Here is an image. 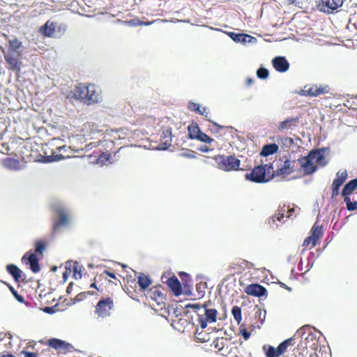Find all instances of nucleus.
I'll return each instance as SVG.
<instances>
[{"label": "nucleus", "instance_id": "f257e3e1", "mask_svg": "<svg viewBox=\"0 0 357 357\" xmlns=\"http://www.w3.org/2000/svg\"><path fill=\"white\" fill-rule=\"evenodd\" d=\"M273 169L272 164H265L256 166L250 173L245 175L246 180L254 183H264L270 181L266 178V175L270 173V170Z\"/></svg>", "mask_w": 357, "mask_h": 357}, {"label": "nucleus", "instance_id": "f03ea898", "mask_svg": "<svg viewBox=\"0 0 357 357\" xmlns=\"http://www.w3.org/2000/svg\"><path fill=\"white\" fill-rule=\"evenodd\" d=\"M56 220L53 223L52 235L53 236L59 234L62 229L67 228L70 225V214L64 208L59 207L56 211Z\"/></svg>", "mask_w": 357, "mask_h": 357}, {"label": "nucleus", "instance_id": "7ed1b4c3", "mask_svg": "<svg viewBox=\"0 0 357 357\" xmlns=\"http://www.w3.org/2000/svg\"><path fill=\"white\" fill-rule=\"evenodd\" d=\"M214 159L218 167L226 172L238 170L241 164L240 160L234 155H219L215 156Z\"/></svg>", "mask_w": 357, "mask_h": 357}, {"label": "nucleus", "instance_id": "20e7f679", "mask_svg": "<svg viewBox=\"0 0 357 357\" xmlns=\"http://www.w3.org/2000/svg\"><path fill=\"white\" fill-rule=\"evenodd\" d=\"M344 0H318L317 7L320 11L326 13H332L341 7Z\"/></svg>", "mask_w": 357, "mask_h": 357}, {"label": "nucleus", "instance_id": "39448f33", "mask_svg": "<svg viewBox=\"0 0 357 357\" xmlns=\"http://www.w3.org/2000/svg\"><path fill=\"white\" fill-rule=\"evenodd\" d=\"M22 263H25L29 266L31 271L37 273L40 271V266L39 264V259L37 257L36 253L31 250L26 252L21 259Z\"/></svg>", "mask_w": 357, "mask_h": 357}, {"label": "nucleus", "instance_id": "423d86ee", "mask_svg": "<svg viewBox=\"0 0 357 357\" xmlns=\"http://www.w3.org/2000/svg\"><path fill=\"white\" fill-rule=\"evenodd\" d=\"M113 307V301L110 298L100 300L96 305V313L102 317L109 315V311Z\"/></svg>", "mask_w": 357, "mask_h": 357}, {"label": "nucleus", "instance_id": "0eeeda50", "mask_svg": "<svg viewBox=\"0 0 357 357\" xmlns=\"http://www.w3.org/2000/svg\"><path fill=\"white\" fill-rule=\"evenodd\" d=\"M227 35L236 43H239L243 45L245 44H255L257 43V38L246 34L238 33L234 32H228Z\"/></svg>", "mask_w": 357, "mask_h": 357}, {"label": "nucleus", "instance_id": "6e6552de", "mask_svg": "<svg viewBox=\"0 0 357 357\" xmlns=\"http://www.w3.org/2000/svg\"><path fill=\"white\" fill-rule=\"evenodd\" d=\"M21 55V53L14 52L8 51L7 53L4 54V58L6 62L10 66L11 68L13 70L19 71L20 70L22 63L19 61V56Z\"/></svg>", "mask_w": 357, "mask_h": 357}, {"label": "nucleus", "instance_id": "1a4fd4ad", "mask_svg": "<svg viewBox=\"0 0 357 357\" xmlns=\"http://www.w3.org/2000/svg\"><path fill=\"white\" fill-rule=\"evenodd\" d=\"M172 144V130L167 128L162 130L160 136V142L159 143L157 150H167Z\"/></svg>", "mask_w": 357, "mask_h": 357}, {"label": "nucleus", "instance_id": "9d476101", "mask_svg": "<svg viewBox=\"0 0 357 357\" xmlns=\"http://www.w3.org/2000/svg\"><path fill=\"white\" fill-rule=\"evenodd\" d=\"M272 64L276 71L284 73L289 68V63L284 56H278L272 60Z\"/></svg>", "mask_w": 357, "mask_h": 357}, {"label": "nucleus", "instance_id": "9b49d317", "mask_svg": "<svg viewBox=\"0 0 357 357\" xmlns=\"http://www.w3.org/2000/svg\"><path fill=\"white\" fill-rule=\"evenodd\" d=\"M245 291L248 295L256 297H261L266 294V289L264 287L259 284H251L246 287Z\"/></svg>", "mask_w": 357, "mask_h": 357}, {"label": "nucleus", "instance_id": "f8f14e48", "mask_svg": "<svg viewBox=\"0 0 357 357\" xmlns=\"http://www.w3.org/2000/svg\"><path fill=\"white\" fill-rule=\"evenodd\" d=\"M298 163L303 168L306 174H311L316 172L317 167L314 166V161L307 155L298 160Z\"/></svg>", "mask_w": 357, "mask_h": 357}, {"label": "nucleus", "instance_id": "ddd939ff", "mask_svg": "<svg viewBox=\"0 0 357 357\" xmlns=\"http://www.w3.org/2000/svg\"><path fill=\"white\" fill-rule=\"evenodd\" d=\"M326 149H317L312 151L308 154L309 157L314 161V163L321 166H324L327 164L324 161V151Z\"/></svg>", "mask_w": 357, "mask_h": 357}, {"label": "nucleus", "instance_id": "4468645a", "mask_svg": "<svg viewBox=\"0 0 357 357\" xmlns=\"http://www.w3.org/2000/svg\"><path fill=\"white\" fill-rule=\"evenodd\" d=\"M211 301L205 303L202 307L204 310V318L209 321V323H214L217 321L218 311L214 308H210Z\"/></svg>", "mask_w": 357, "mask_h": 357}, {"label": "nucleus", "instance_id": "2eb2a0df", "mask_svg": "<svg viewBox=\"0 0 357 357\" xmlns=\"http://www.w3.org/2000/svg\"><path fill=\"white\" fill-rule=\"evenodd\" d=\"M167 284L176 296H178L182 294L181 284L176 276L169 278L167 281Z\"/></svg>", "mask_w": 357, "mask_h": 357}, {"label": "nucleus", "instance_id": "dca6fc26", "mask_svg": "<svg viewBox=\"0 0 357 357\" xmlns=\"http://www.w3.org/2000/svg\"><path fill=\"white\" fill-rule=\"evenodd\" d=\"M299 123L298 117L288 118L284 121L280 122L278 129L280 131L285 130L292 129L298 126Z\"/></svg>", "mask_w": 357, "mask_h": 357}, {"label": "nucleus", "instance_id": "f3484780", "mask_svg": "<svg viewBox=\"0 0 357 357\" xmlns=\"http://www.w3.org/2000/svg\"><path fill=\"white\" fill-rule=\"evenodd\" d=\"M89 94V86L79 85L75 87L74 90L73 97L76 100H79L86 102V97Z\"/></svg>", "mask_w": 357, "mask_h": 357}, {"label": "nucleus", "instance_id": "a211bd4d", "mask_svg": "<svg viewBox=\"0 0 357 357\" xmlns=\"http://www.w3.org/2000/svg\"><path fill=\"white\" fill-rule=\"evenodd\" d=\"M56 23L48 20L40 29L45 36L52 37L55 33Z\"/></svg>", "mask_w": 357, "mask_h": 357}, {"label": "nucleus", "instance_id": "6ab92c4d", "mask_svg": "<svg viewBox=\"0 0 357 357\" xmlns=\"http://www.w3.org/2000/svg\"><path fill=\"white\" fill-rule=\"evenodd\" d=\"M296 162L291 161L287 158L284 161V164L278 169V173L281 174H290L294 171V167Z\"/></svg>", "mask_w": 357, "mask_h": 357}, {"label": "nucleus", "instance_id": "aec40b11", "mask_svg": "<svg viewBox=\"0 0 357 357\" xmlns=\"http://www.w3.org/2000/svg\"><path fill=\"white\" fill-rule=\"evenodd\" d=\"M348 176L347 171L346 169L338 171L336 173V177L333 180L332 186L340 188V186L345 182Z\"/></svg>", "mask_w": 357, "mask_h": 357}, {"label": "nucleus", "instance_id": "412c9836", "mask_svg": "<svg viewBox=\"0 0 357 357\" xmlns=\"http://www.w3.org/2000/svg\"><path fill=\"white\" fill-rule=\"evenodd\" d=\"M2 165L4 167L12 171H18L20 169L19 161L12 158L4 159L2 161Z\"/></svg>", "mask_w": 357, "mask_h": 357}, {"label": "nucleus", "instance_id": "4be33fe9", "mask_svg": "<svg viewBox=\"0 0 357 357\" xmlns=\"http://www.w3.org/2000/svg\"><path fill=\"white\" fill-rule=\"evenodd\" d=\"M7 38L8 43L9 44V50L10 52H14L17 53H21V48L22 47V43L15 37L12 38H8V36H5Z\"/></svg>", "mask_w": 357, "mask_h": 357}, {"label": "nucleus", "instance_id": "5701e85b", "mask_svg": "<svg viewBox=\"0 0 357 357\" xmlns=\"http://www.w3.org/2000/svg\"><path fill=\"white\" fill-rule=\"evenodd\" d=\"M8 273L13 278L15 282H19L22 271L15 264H8L6 266Z\"/></svg>", "mask_w": 357, "mask_h": 357}, {"label": "nucleus", "instance_id": "b1692460", "mask_svg": "<svg viewBox=\"0 0 357 357\" xmlns=\"http://www.w3.org/2000/svg\"><path fill=\"white\" fill-rule=\"evenodd\" d=\"M99 100V94L96 91L95 86L93 85L89 86V94L86 97V103L90 105L95 102H98Z\"/></svg>", "mask_w": 357, "mask_h": 357}, {"label": "nucleus", "instance_id": "393cba45", "mask_svg": "<svg viewBox=\"0 0 357 357\" xmlns=\"http://www.w3.org/2000/svg\"><path fill=\"white\" fill-rule=\"evenodd\" d=\"M357 188V178L349 181L343 188L342 195L346 197L349 195Z\"/></svg>", "mask_w": 357, "mask_h": 357}, {"label": "nucleus", "instance_id": "a878e982", "mask_svg": "<svg viewBox=\"0 0 357 357\" xmlns=\"http://www.w3.org/2000/svg\"><path fill=\"white\" fill-rule=\"evenodd\" d=\"M278 151V146L276 144H268L263 146L260 155L261 156H268L276 153Z\"/></svg>", "mask_w": 357, "mask_h": 357}, {"label": "nucleus", "instance_id": "bb28decb", "mask_svg": "<svg viewBox=\"0 0 357 357\" xmlns=\"http://www.w3.org/2000/svg\"><path fill=\"white\" fill-rule=\"evenodd\" d=\"M188 137L190 139H196V137L199 135V133L202 132L200 130V128L199 126L195 124H191L189 125L188 127Z\"/></svg>", "mask_w": 357, "mask_h": 357}, {"label": "nucleus", "instance_id": "cd10ccee", "mask_svg": "<svg viewBox=\"0 0 357 357\" xmlns=\"http://www.w3.org/2000/svg\"><path fill=\"white\" fill-rule=\"evenodd\" d=\"M137 279L138 284L142 289H146L151 283L150 278L143 274H140Z\"/></svg>", "mask_w": 357, "mask_h": 357}, {"label": "nucleus", "instance_id": "c85d7f7f", "mask_svg": "<svg viewBox=\"0 0 357 357\" xmlns=\"http://www.w3.org/2000/svg\"><path fill=\"white\" fill-rule=\"evenodd\" d=\"M322 227L317 225H314L312 229L311 236L314 238V245H317V241L322 236Z\"/></svg>", "mask_w": 357, "mask_h": 357}, {"label": "nucleus", "instance_id": "c756f323", "mask_svg": "<svg viewBox=\"0 0 357 357\" xmlns=\"http://www.w3.org/2000/svg\"><path fill=\"white\" fill-rule=\"evenodd\" d=\"M61 344H63V340L58 338H50L47 341V345L56 350L60 349Z\"/></svg>", "mask_w": 357, "mask_h": 357}, {"label": "nucleus", "instance_id": "7c9ffc66", "mask_svg": "<svg viewBox=\"0 0 357 357\" xmlns=\"http://www.w3.org/2000/svg\"><path fill=\"white\" fill-rule=\"evenodd\" d=\"M111 155L107 153H102L101 155L98 156L97 158V164L100 165L101 166L107 165V162H110Z\"/></svg>", "mask_w": 357, "mask_h": 357}, {"label": "nucleus", "instance_id": "2f4dec72", "mask_svg": "<svg viewBox=\"0 0 357 357\" xmlns=\"http://www.w3.org/2000/svg\"><path fill=\"white\" fill-rule=\"evenodd\" d=\"M231 313L235 321L238 324H239L242 320L241 307L238 306H234L231 309Z\"/></svg>", "mask_w": 357, "mask_h": 357}, {"label": "nucleus", "instance_id": "473e14b6", "mask_svg": "<svg viewBox=\"0 0 357 357\" xmlns=\"http://www.w3.org/2000/svg\"><path fill=\"white\" fill-rule=\"evenodd\" d=\"M57 350L63 353H67L73 351L75 348L71 344L63 340V344H61L60 349Z\"/></svg>", "mask_w": 357, "mask_h": 357}, {"label": "nucleus", "instance_id": "72a5a7b5", "mask_svg": "<svg viewBox=\"0 0 357 357\" xmlns=\"http://www.w3.org/2000/svg\"><path fill=\"white\" fill-rule=\"evenodd\" d=\"M344 202L347 205V208L350 211H353L357 208V202H351L350 197L349 195H346L344 199Z\"/></svg>", "mask_w": 357, "mask_h": 357}, {"label": "nucleus", "instance_id": "f704fd0d", "mask_svg": "<svg viewBox=\"0 0 357 357\" xmlns=\"http://www.w3.org/2000/svg\"><path fill=\"white\" fill-rule=\"evenodd\" d=\"M45 250V243L43 241H37L35 243V252L36 253L43 255Z\"/></svg>", "mask_w": 357, "mask_h": 357}, {"label": "nucleus", "instance_id": "c9c22d12", "mask_svg": "<svg viewBox=\"0 0 357 357\" xmlns=\"http://www.w3.org/2000/svg\"><path fill=\"white\" fill-rule=\"evenodd\" d=\"M73 277L75 279L81 278H82L81 266L79 265V264L77 261H73Z\"/></svg>", "mask_w": 357, "mask_h": 357}, {"label": "nucleus", "instance_id": "e433bc0d", "mask_svg": "<svg viewBox=\"0 0 357 357\" xmlns=\"http://www.w3.org/2000/svg\"><path fill=\"white\" fill-rule=\"evenodd\" d=\"M257 75L259 79H265L269 75V71L268 69L261 67L257 71Z\"/></svg>", "mask_w": 357, "mask_h": 357}, {"label": "nucleus", "instance_id": "4c0bfd02", "mask_svg": "<svg viewBox=\"0 0 357 357\" xmlns=\"http://www.w3.org/2000/svg\"><path fill=\"white\" fill-rule=\"evenodd\" d=\"M196 139H198L204 143H211L213 141V139L211 138L206 134L201 132L197 137H196Z\"/></svg>", "mask_w": 357, "mask_h": 357}, {"label": "nucleus", "instance_id": "58836bf2", "mask_svg": "<svg viewBox=\"0 0 357 357\" xmlns=\"http://www.w3.org/2000/svg\"><path fill=\"white\" fill-rule=\"evenodd\" d=\"M314 86H312V87H310L308 89H306V87H305L303 89L301 90L300 92L298 93L301 96H314Z\"/></svg>", "mask_w": 357, "mask_h": 357}, {"label": "nucleus", "instance_id": "ea45409f", "mask_svg": "<svg viewBox=\"0 0 357 357\" xmlns=\"http://www.w3.org/2000/svg\"><path fill=\"white\" fill-rule=\"evenodd\" d=\"M276 216L272 215L267 220V224L269 226L270 228L272 229H276L279 227V224L278 223L276 219Z\"/></svg>", "mask_w": 357, "mask_h": 357}, {"label": "nucleus", "instance_id": "a19ab883", "mask_svg": "<svg viewBox=\"0 0 357 357\" xmlns=\"http://www.w3.org/2000/svg\"><path fill=\"white\" fill-rule=\"evenodd\" d=\"M284 206L281 208V209L278 210L273 215V216H276L275 219L277 222H281L283 218H284Z\"/></svg>", "mask_w": 357, "mask_h": 357}, {"label": "nucleus", "instance_id": "79ce46f5", "mask_svg": "<svg viewBox=\"0 0 357 357\" xmlns=\"http://www.w3.org/2000/svg\"><path fill=\"white\" fill-rule=\"evenodd\" d=\"M9 289H10V291L12 292L13 295L14 296V297L15 298V299L17 301H19L21 303H25L24 297L22 295H20L17 293V291L12 286H10Z\"/></svg>", "mask_w": 357, "mask_h": 357}, {"label": "nucleus", "instance_id": "37998d69", "mask_svg": "<svg viewBox=\"0 0 357 357\" xmlns=\"http://www.w3.org/2000/svg\"><path fill=\"white\" fill-rule=\"evenodd\" d=\"M72 261H68L66 264V271L63 273V281L66 282L68 279V274L71 273L70 266Z\"/></svg>", "mask_w": 357, "mask_h": 357}, {"label": "nucleus", "instance_id": "c03bdc74", "mask_svg": "<svg viewBox=\"0 0 357 357\" xmlns=\"http://www.w3.org/2000/svg\"><path fill=\"white\" fill-rule=\"evenodd\" d=\"M326 87H323V86H314V96H318L321 94H324L325 93L327 92V90H326Z\"/></svg>", "mask_w": 357, "mask_h": 357}, {"label": "nucleus", "instance_id": "a18cd8bd", "mask_svg": "<svg viewBox=\"0 0 357 357\" xmlns=\"http://www.w3.org/2000/svg\"><path fill=\"white\" fill-rule=\"evenodd\" d=\"M277 353L278 352L276 351L275 349L273 347L269 346L266 354V357H278L279 356V355H278Z\"/></svg>", "mask_w": 357, "mask_h": 357}, {"label": "nucleus", "instance_id": "49530a36", "mask_svg": "<svg viewBox=\"0 0 357 357\" xmlns=\"http://www.w3.org/2000/svg\"><path fill=\"white\" fill-rule=\"evenodd\" d=\"M265 315L266 312H262V311L260 309H258L257 312H255V318L259 319L260 324L262 325L264 324V319H265Z\"/></svg>", "mask_w": 357, "mask_h": 357}, {"label": "nucleus", "instance_id": "de8ad7c7", "mask_svg": "<svg viewBox=\"0 0 357 357\" xmlns=\"http://www.w3.org/2000/svg\"><path fill=\"white\" fill-rule=\"evenodd\" d=\"M199 324L202 329H204L207 326L208 322L209 323V321H208L206 319L204 318V315H199Z\"/></svg>", "mask_w": 357, "mask_h": 357}, {"label": "nucleus", "instance_id": "09e8293b", "mask_svg": "<svg viewBox=\"0 0 357 357\" xmlns=\"http://www.w3.org/2000/svg\"><path fill=\"white\" fill-rule=\"evenodd\" d=\"M287 346L285 345L284 343H282L281 342L278 346V347L275 349L276 351L278 352V355L280 356L282 355L283 353L285 352V351L287 350Z\"/></svg>", "mask_w": 357, "mask_h": 357}, {"label": "nucleus", "instance_id": "8fccbe9b", "mask_svg": "<svg viewBox=\"0 0 357 357\" xmlns=\"http://www.w3.org/2000/svg\"><path fill=\"white\" fill-rule=\"evenodd\" d=\"M180 155L187 158H195V152L192 150H190L186 152L181 153Z\"/></svg>", "mask_w": 357, "mask_h": 357}, {"label": "nucleus", "instance_id": "3c124183", "mask_svg": "<svg viewBox=\"0 0 357 357\" xmlns=\"http://www.w3.org/2000/svg\"><path fill=\"white\" fill-rule=\"evenodd\" d=\"M188 108H189V109H190L192 111L198 112H199L201 106L197 103H195L193 102H190L188 103Z\"/></svg>", "mask_w": 357, "mask_h": 357}, {"label": "nucleus", "instance_id": "603ef678", "mask_svg": "<svg viewBox=\"0 0 357 357\" xmlns=\"http://www.w3.org/2000/svg\"><path fill=\"white\" fill-rule=\"evenodd\" d=\"M240 333L245 340H248L250 337V332L246 328H242V326L240 328Z\"/></svg>", "mask_w": 357, "mask_h": 357}, {"label": "nucleus", "instance_id": "864d4df0", "mask_svg": "<svg viewBox=\"0 0 357 357\" xmlns=\"http://www.w3.org/2000/svg\"><path fill=\"white\" fill-rule=\"evenodd\" d=\"M310 243H312V245L314 246V238L312 236L307 237L304 240V241L303 243V246H305V247L308 246Z\"/></svg>", "mask_w": 357, "mask_h": 357}, {"label": "nucleus", "instance_id": "5fc2aeb1", "mask_svg": "<svg viewBox=\"0 0 357 357\" xmlns=\"http://www.w3.org/2000/svg\"><path fill=\"white\" fill-rule=\"evenodd\" d=\"M202 285L201 284H198L196 285V289L198 292V294L200 297H202L204 295V291L202 289Z\"/></svg>", "mask_w": 357, "mask_h": 357}, {"label": "nucleus", "instance_id": "6e6d98bb", "mask_svg": "<svg viewBox=\"0 0 357 357\" xmlns=\"http://www.w3.org/2000/svg\"><path fill=\"white\" fill-rule=\"evenodd\" d=\"M331 188H332V195H331L332 198L337 197L339 195L340 188L331 186Z\"/></svg>", "mask_w": 357, "mask_h": 357}, {"label": "nucleus", "instance_id": "4d7b16f0", "mask_svg": "<svg viewBox=\"0 0 357 357\" xmlns=\"http://www.w3.org/2000/svg\"><path fill=\"white\" fill-rule=\"evenodd\" d=\"M186 307H188V308H192V309H195V310H199L201 308V305L198 303H195V304H188L186 305Z\"/></svg>", "mask_w": 357, "mask_h": 357}, {"label": "nucleus", "instance_id": "13d9d810", "mask_svg": "<svg viewBox=\"0 0 357 357\" xmlns=\"http://www.w3.org/2000/svg\"><path fill=\"white\" fill-rule=\"evenodd\" d=\"M24 357H38L37 354L31 351H23Z\"/></svg>", "mask_w": 357, "mask_h": 357}, {"label": "nucleus", "instance_id": "bf43d9fd", "mask_svg": "<svg viewBox=\"0 0 357 357\" xmlns=\"http://www.w3.org/2000/svg\"><path fill=\"white\" fill-rule=\"evenodd\" d=\"M86 294V292H82V293L77 294V296H76V301H81L84 300L85 298Z\"/></svg>", "mask_w": 357, "mask_h": 357}, {"label": "nucleus", "instance_id": "052dcab7", "mask_svg": "<svg viewBox=\"0 0 357 357\" xmlns=\"http://www.w3.org/2000/svg\"><path fill=\"white\" fill-rule=\"evenodd\" d=\"M197 113H199V114H202V115H204L206 116H208L209 112L206 111V107H201L200 109H199V112H198Z\"/></svg>", "mask_w": 357, "mask_h": 357}, {"label": "nucleus", "instance_id": "680f3d73", "mask_svg": "<svg viewBox=\"0 0 357 357\" xmlns=\"http://www.w3.org/2000/svg\"><path fill=\"white\" fill-rule=\"evenodd\" d=\"M125 24H127L130 26H137V20H130V21H126L124 22Z\"/></svg>", "mask_w": 357, "mask_h": 357}, {"label": "nucleus", "instance_id": "e2e57ef3", "mask_svg": "<svg viewBox=\"0 0 357 357\" xmlns=\"http://www.w3.org/2000/svg\"><path fill=\"white\" fill-rule=\"evenodd\" d=\"M199 151H202V152H204V153H208L210 151V149L208 148L205 145H202L201 146L199 149Z\"/></svg>", "mask_w": 357, "mask_h": 357}, {"label": "nucleus", "instance_id": "0e129e2a", "mask_svg": "<svg viewBox=\"0 0 357 357\" xmlns=\"http://www.w3.org/2000/svg\"><path fill=\"white\" fill-rule=\"evenodd\" d=\"M183 292L185 295H187V296H190L192 294L191 290L189 288H187L185 286H184V287H183V290L182 293Z\"/></svg>", "mask_w": 357, "mask_h": 357}, {"label": "nucleus", "instance_id": "69168bd1", "mask_svg": "<svg viewBox=\"0 0 357 357\" xmlns=\"http://www.w3.org/2000/svg\"><path fill=\"white\" fill-rule=\"evenodd\" d=\"M104 273H105V274H106L107 276H109V278H111L112 279L116 278V275L112 272H110L109 271H105Z\"/></svg>", "mask_w": 357, "mask_h": 357}, {"label": "nucleus", "instance_id": "338daca9", "mask_svg": "<svg viewBox=\"0 0 357 357\" xmlns=\"http://www.w3.org/2000/svg\"><path fill=\"white\" fill-rule=\"evenodd\" d=\"M213 344H214V347L215 348H218L219 351L222 350V349L224 348V345L223 344L220 345L218 340L214 341Z\"/></svg>", "mask_w": 357, "mask_h": 357}, {"label": "nucleus", "instance_id": "774afa93", "mask_svg": "<svg viewBox=\"0 0 357 357\" xmlns=\"http://www.w3.org/2000/svg\"><path fill=\"white\" fill-rule=\"evenodd\" d=\"M153 294H154V295L157 296L158 298H163V294L160 291L155 290Z\"/></svg>", "mask_w": 357, "mask_h": 357}]
</instances>
